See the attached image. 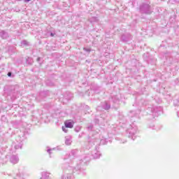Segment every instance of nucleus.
Returning <instances> with one entry per match:
<instances>
[{"instance_id": "f257e3e1", "label": "nucleus", "mask_w": 179, "mask_h": 179, "mask_svg": "<svg viewBox=\"0 0 179 179\" xmlns=\"http://www.w3.org/2000/svg\"><path fill=\"white\" fill-rule=\"evenodd\" d=\"M63 175L62 176V179H72L73 169L68 164H64L62 166Z\"/></svg>"}, {"instance_id": "f03ea898", "label": "nucleus", "mask_w": 179, "mask_h": 179, "mask_svg": "<svg viewBox=\"0 0 179 179\" xmlns=\"http://www.w3.org/2000/svg\"><path fill=\"white\" fill-rule=\"evenodd\" d=\"M140 12L145 15H150L153 12V9L148 3H143L140 6Z\"/></svg>"}, {"instance_id": "7ed1b4c3", "label": "nucleus", "mask_w": 179, "mask_h": 179, "mask_svg": "<svg viewBox=\"0 0 179 179\" xmlns=\"http://www.w3.org/2000/svg\"><path fill=\"white\" fill-rule=\"evenodd\" d=\"M10 162L13 164H16V163L19 162V157H17L16 155H13L10 158Z\"/></svg>"}, {"instance_id": "20e7f679", "label": "nucleus", "mask_w": 179, "mask_h": 179, "mask_svg": "<svg viewBox=\"0 0 179 179\" xmlns=\"http://www.w3.org/2000/svg\"><path fill=\"white\" fill-rule=\"evenodd\" d=\"M135 134H136V130L132 129L130 131H129V138H131L133 139V141H135L136 136H135Z\"/></svg>"}, {"instance_id": "39448f33", "label": "nucleus", "mask_w": 179, "mask_h": 179, "mask_svg": "<svg viewBox=\"0 0 179 179\" xmlns=\"http://www.w3.org/2000/svg\"><path fill=\"white\" fill-rule=\"evenodd\" d=\"M92 155L94 159H99L100 156H101V154H100V152L97 150L92 151Z\"/></svg>"}, {"instance_id": "423d86ee", "label": "nucleus", "mask_w": 179, "mask_h": 179, "mask_svg": "<svg viewBox=\"0 0 179 179\" xmlns=\"http://www.w3.org/2000/svg\"><path fill=\"white\" fill-rule=\"evenodd\" d=\"M72 143V137L71 136H68L65 137V145L69 146Z\"/></svg>"}, {"instance_id": "0eeeda50", "label": "nucleus", "mask_w": 179, "mask_h": 179, "mask_svg": "<svg viewBox=\"0 0 179 179\" xmlns=\"http://www.w3.org/2000/svg\"><path fill=\"white\" fill-rule=\"evenodd\" d=\"M66 128H73V122L71 120H67L64 122Z\"/></svg>"}, {"instance_id": "6e6552de", "label": "nucleus", "mask_w": 179, "mask_h": 179, "mask_svg": "<svg viewBox=\"0 0 179 179\" xmlns=\"http://www.w3.org/2000/svg\"><path fill=\"white\" fill-rule=\"evenodd\" d=\"M76 155H78V150H72L69 154L70 159H72V157H75Z\"/></svg>"}, {"instance_id": "1a4fd4ad", "label": "nucleus", "mask_w": 179, "mask_h": 179, "mask_svg": "<svg viewBox=\"0 0 179 179\" xmlns=\"http://www.w3.org/2000/svg\"><path fill=\"white\" fill-rule=\"evenodd\" d=\"M41 179H50V173L48 172H43L42 177Z\"/></svg>"}, {"instance_id": "9d476101", "label": "nucleus", "mask_w": 179, "mask_h": 179, "mask_svg": "<svg viewBox=\"0 0 179 179\" xmlns=\"http://www.w3.org/2000/svg\"><path fill=\"white\" fill-rule=\"evenodd\" d=\"M102 107H103V108H104V110H110L111 106H110V104L108 103L104 102L102 104Z\"/></svg>"}, {"instance_id": "9b49d317", "label": "nucleus", "mask_w": 179, "mask_h": 179, "mask_svg": "<svg viewBox=\"0 0 179 179\" xmlns=\"http://www.w3.org/2000/svg\"><path fill=\"white\" fill-rule=\"evenodd\" d=\"M22 146H23V144L22 143V142H20L15 145V149H22Z\"/></svg>"}, {"instance_id": "f8f14e48", "label": "nucleus", "mask_w": 179, "mask_h": 179, "mask_svg": "<svg viewBox=\"0 0 179 179\" xmlns=\"http://www.w3.org/2000/svg\"><path fill=\"white\" fill-rule=\"evenodd\" d=\"M29 45V42H27V41H22L21 42L22 47H23L24 45Z\"/></svg>"}, {"instance_id": "ddd939ff", "label": "nucleus", "mask_w": 179, "mask_h": 179, "mask_svg": "<svg viewBox=\"0 0 179 179\" xmlns=\"http://www.w3.org/2000/svg\"><path fill=\"white\" fill-rule=\"evenodd\" d=\"M122 40L123 41H128V38H125V35L122 36Z\"/></svg>"}, {"instance_id": "4468645a", "label": "nucleus", "mask_w": 179, "mask_h": 179, "mask_svg": "<svg viewBox=\"0 0 179 179\" xmlns=\"http://www.w3.org/2000/svg\"><path fill=\"white\" fill-rule=\"evenodd\" d=\"M62 131H64V132L65 133L68 132V129H66V127H62Z\"/></svg>"}, {"instance_id": "2eb2a0df", "label": "nucleus", "mask_w": 179, "mask_h": 179, "mask_svg": "<svg viewBox=\"0 0 179 179\" xmlns=\"http://www.w3.org/2000/svg\"><path fill=\"white\" fill-rule=\"evenodd\" d=\"M51 150H54V148H53V149H50V148H48V149L47 150V152H48V153H49V155H51Z\"/></svg>"}, {"instance_id": "dca6fc26", "label": "nucleus", "mask_w": 179, "mask_h": 179, "mask_svg": "<svg viewBox=\"0 0 179 179\" xmlns=\"http://www.w3.org/2000/svg\"><path fill=\"white\" fill-rule=\"evenodd\" d=\"M84 51H87V52H90V48H84Z\"/></svg>"}, {"instance_id": "f3484780", "label": "nucleus", "mask_w": 179, "mask_h": 179, "mask_svg": "<svg viewBox=\"0 0 179 179\" xmlns=\"http://www.w3.org/2000/svg\"><path fill=\"white\" fill-rule=\"evenodd\" d=\"M88 129H90V130L93 129V126L90 125V127H88Z\"/></svg>"}, {"instance_id": "a211bd4d", "label": "nucleus", "mask_w": 179, "mask_h": 179, "mask_svg": "<svg viewBox=\"0 0 179 179\" xmlns=\"http://www.w3.org/2000/svg\"><path fill=\"white\" fill-rule=\"evenodd\" d=\"M8 76H9V77L12 76V73L8 72Z\"/></svg>"}, {"instance_id": "6ab92c4d", "label": "nucleus", "mask_w": 179, "mask_h": 179, "mask_svg": "<svg viewBox=\"0 0 179 179\" xmlns=\"http://www.w3.org/2000/svg\"><path fill=\"white\" fill-rule=\"evenodd\" d=\"M24 2H30L31 0H24Z\"/></svg>"}, {"instance_id": "aec40b11", "label": "nucleus", "mask_w": 179, "mask_h": 179, "mask_svg": "<svg viewBox=\"0 0 179 179\" xmlns=\"http://www.w3.org/2000/svg\"><path fill=\"white\" fill-rule=\"evenodd\" d=\"M50 36H51V37H54V34L51 33Z\"/></svg>"}, {"instance_id": "412c9836", "label": "nucleus", "mask_w": 179, "mask_h": 179, "mask_svg": "<svg viewBox=\"0 0 179 179\" xmlns=\"http://www.w3.org/2000/svg\"><path fill=\"white\" fill-rule=\"evenodd\" d=\"M37 61H38H38H40V57H38V58L37 59Z\"/></svg>"}, {"instance_id": "4be33fe9", "label": "nucleus", "mask_w": 179, "mask_h": 179, "mask_svg": "<svg viewBox=\"0 0 179 179\" xmlns=\"http://www.w3.org/2000/svg\"><path fill=\"white\" fill-rule=\"evenodd\" d=\"M152 113H156V110H152Z\"/></svg>"}, {"instance_id": "5701e85b", "label": "nucleus", "mask_w": 179, "mask_h": 179, "mask_svg": "<svg viewBox=\"0 0 179 179\" xmlns=\"http://www.w3.org/2000/svg\"><path fill=\"white\" fill-rule=\"evenodd\" d=\"M177 115L178 117H179V111L177 113Z\"/></svg>"}, {"instance_id": "b1692460", "label": "nucleus", "mask_w": 179, "mask_h": 179, "mask_svg": "<svg viewBox=\"0 0 179 179\" xmlns=\"http://www.w3.org/2000/svg\"><path fill=\"white\" fill-rule=\"evenodd\" d=\"M17 1H22V0H17Z\"/></svg>"}, {"instance_id": "393cba45", "label": "nucleus", "mask_w": 179, "mask_h": 179, "mask_svg": "<svg viewBox=\"0 0 179 179\" xmlns=\"http://www.w3.org/2000/svg\"><path fill=\"white\" fill-rule=\"evenodd\" d=\"M118 101V99L116 100V102Z\"/></svg>"}, {"instance_id": "a878e982", "label": "nucleus", "mask_w": 179, "mask_h": 179, "mask_svg": "<svg viewBox=\"0 0 179 179\" xmlns=\"http://www.w3.org/2000/svg\"><path fill=\"white\" fill-rule=\"evenodd\" d=\"M162 1H164V0H162Z\"/></svg>"}]
</instances>
